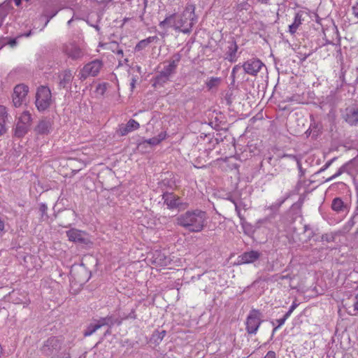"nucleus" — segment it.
Returning a JSON list of instances; mask_svg holds the SVG:
<instances>
[{
    "label": "nucleus",
    "mask_w": 358,
    "mask_h": 358,
    "mask_svg": "<svg viewBox=\"0 0 358 358\" xmlns=\"http://www.w3.org/2000/svg\"><path fill=\"white\" fill-rule=\"evenodd\" d=\"M51 129L52 122L50 120L47 119L41 120L35 128L36 132L40 135H47L50 132Z\"/></svg>",
    "instance_id": "nucleus-15"
},
{
    "label": "nucleus",
    "mask_w": 358,
    "mask_h": 358,
    "mask_svg": "<svg viewBox=\"0 0 358 358\" xmlns=\"http://www.w3.org/2000/svg\"><path fill=\"white\" fill-rule=\"evenodd\" d=\"M352 10L355 17L358 18V1L352 6Z\"/></svg>",
    "instance_id": "nucleus-36"
},
{
    "label": "nucleus",
    "mask_w": 358,
    "mask_h": 358,
    "mask_svg": "<svg viewBox=\"0 0 358 358\" xmlns=\"http://www.w3.org/2000/svg\"><path fill=\"white\" fill-rule=\"evenodd\" d=\"M59 87L66 88L71 85V81L73 78V73L71 70H65L59 75Z\"/></svg>",
    "instance_id": "nucleus-16"
},
{
    "label": "nucleus",
    "mask_w": 358,
    "mask_h": 358,
    "mask_svg": "<svg viewBox=\"0 0 358 358\" xmlns=\"http://www.w3.org/2000/svg\"><path fill=\"white\" fill-rule=\"evenodd\" d=\"M8 117L6 108L0 105V135L6 132V120Z\"/></svg>",
    "instance_id": "nucleus-18"
},
{
    "label": "nucleus",
    "mask_w": 358,
    "mask_h": 358,
    "mask_svg": "<svg viewBox=\"0 0 358 358\" xmlns=\"http://www.w3.org/2000/svg\"><path fill=\"white\" fill-rule=\"evenodd\" d=\"M4 222L0 218V231H3L4 230Z\"/></svg>",
    "instance_id": "nucleus-44"
},
{
    "label": "nucleus",
    "mask_w": 358,
    "mask_h": 358,
    "mask_svg": "<svg viewBox=\"0 0 358 358\" xmlns=\"http://www.w3.org/2000/svg\"><path fill=\"white\" fill-rule=\"evenodd\" d=\"M234 204V206H236V203H238V202H236L234 199H229Z\"/></svg>",
    "instance_id": "nucleus-52"
},
{
    "label": "nucleus",
    "mask_w": 358,
    "mask_h": 358,
    "mask_svg": "<svg viewBox=\"0 0 358 358\" xmlns=\"http://www.w3.org/2000/svg\"><path fill=\"white\" fill-rule=\"evenodd\" d=\"M31 31H29V32H27V33H25V34H21V35H20L18 37H22V36L28 37V36H31Z\"/></svg>",
    "instance_id": "nucleus-47"
},
{
    "label": "nucleus",
    "mask_w": 358,
    "mask_h": 358,
    "mask_svg": "<svg viewBox=\"0 0 358 358\" xmlns=\"http://www.w3.org/2000/svg\"><path fill=\"white\" fill-rule=\"evenodd\" d=\"M156 38V36H150L145 39L140 41L135 46V51H141L145 48L150 43L153 42Z\"/></svg>",
    "instance_id": "nucleus-23"
},
{
    "label": "nucleus",
    "mask_w": 358,
    "mask_h": 358,
    "mask_svg": "<svg viewBox=\"0 0 358 358\" xmlns=\"http://www.w3.org/2000/svg\"><path fill=\"white\" fill-rule=\"evenodd\" d=\"M140 127V124L136 120L131 119L127 124H121L119 125L117 133L120 136H124L129 133L137 130Z\"/></svg>",
    "instance_id": "nucleus-12"
},
{
    "label": "nucleus",
    "mask_w": 358,
    "mask_h": 358,
    "mask_svg": "<svg viewBox=\"0 0 358 358\" xmlns=\"http://www.w3.org/2000/svg\"><path fill=\"white\" fill-rule=\"evenodd\" d=\"M66 235L69 240L72 242L85 243V234L83 231L76 229H71L66 231Z\"/></svg>",
    "instance_id": "nucleus-17"
},
{
    "label": "nucleus",
    "mask_w": 358,
    "mask_h": 358,
    "mask_svg": "<svg viewBox=\"0 0 358 358\" xmlns=\"http://www.w3.org/2000/svg\"><path fill=\"white\" fill-rule=\"evenodd\" d=\"M15 4L17 6H20L22 2V0H14Z\"/></svg>",
    "instance_id": "nucleus-48"
},
{
    "label": "nucleus",
    "mask_w": 358,
    "mask_h": 358,
    "mask_svg": "<svg viewBox=\"0 0 358 358\" xmlns=\"http://www.w3.org/2000/svg\"><path fill=\"white\" fill-rule=\"evenodd\" d=\"M8 45L10 46V47H14L17 44V39L16 38H13V39H10L9 41H8Z\"/></svg>",
    "instance_id": "nucleus-41"
},
{
    "label": "nucleus",
    "mask_w": 358,
    "mask_h": 358,
    "mask_svg": "<svg viewBox=\"0 0 358 358\" xmlns=\"http://www.w3.org/2000/svg\"><path fill=\"white\" fill-rule=\"evenodd\" d=\"M117 54L118 55H123V50H118L117 51Z\"/></svg>",
    "instance_id": "nucleus-51"
},
{
    "label": "nucleus",
    "mask_w": 358,
    "mask_h": 358,
    "mask_svg": "<svg viewBox=\"0 0 358 358\" xmlns=\"http://www.w3.org/2000/svg\"><path fill=\"white\" fill-rule=\"evenodd\" d=\"M342 119L350 126H358V106L352 104L341 111Z\"/></svg>",
    "instance_id": "nucleus-7"
},
{
    "label": "nucleus",
    "mask_w": 358,
    "mask_h": 358,
    "mask_svg": "<svg viewBox=\"0 0 358 358\" xmlns=\"http://www.w3.org/2000/svg\"><path fill=\"white\" fill-rule=\"evenodd\" d=\"M107 90V86L106 83L99 84L96 87V91L103 95Z\"/></svg>",
    "instance_id": "nucleus-32"
},
{
    "label": "nucleus",
    "mask_w": 358,
    "mask_h": 358,
    "mask_svg": "<svg viewBox=\"0 0 358 358\" xmlns=\"http://www.w3.org/2000/svg\"><path fill=\"white\" fill-rule=\"evenodd\" d=\"M292 311H290V310H289L285 313V315H284V317H284L285 320H287V318L291 315V314H292Z\"/></svg>",
    "instance_id": "nucleus-46"
},
{
    "label": "nucleus",
    "mask_w": 358,
    "mask_h": 358,
    "mask_svg": "<svg viewBox=\"0 0 358 358\" xmlns=\"http://www.w3.org/2000/svg\"><path fill=\"white\" fill-rule=\"evenodd\" d=\"M46 209H47L46 206L45 204H42L41 206V210L43 212H45Z\"/></svg>",
    "instance_id": "nucleus-49"
},
{
    "label": "nucleus",
    "mask_w": 358,
    "mask_h": 358,
    "mask_svg": "<svg viewBox=\"0 0 358 358\" xmlns=\"http://www.w3.org/2000/svg\"><path fill=\"white\" fill-rule=\"evenodd\" d=\"M28 93V87L24 85H17L15 87L13 94V102L15 107L22 104Z\"/></svg>",
    "instance_id": "nucleus-10"
},
{
    "label": "nucleus",
    "mask_w": 358,
    "mask_h": 358,
    "mask_svg": "<svg viewBox=\"0 0 358 358\" xmlns=\"http://www.w3.org/2000/svg\"><path fill=\"white\" fill-rule=\"evenodd\" d=\"M52 103V94L50 89L45 86L38 88L36 94V106L40 111L48 109Z\"/></svg>",
    "instance_id": "nucleus-4"
},
{
    "label": "nucleus",
    "mask_w": 358,
    "mask_h": 358,
    "mask_svg": "<svg viewBox=\"0 0 358 358\" xmlns=\"http://www.w3.org/2000/svg\"><path fill=\"white\" fill-rule=\"evenodd\" d=\"M241 208L246 210L248 208V205L245 204L242 201H239L238 203H236V211L237 213L238 217L241 220V223L243 224L245 221V217L241 213Z\"/></svg>",
    "instance_id": "nucleus-24"
},
{
    "label": "nucleus",
    "mask_w": 358,
    "mask_h": 358,
    "mask_svg": "<svg viewBox=\"0 0 358 358\" xmlns=\"http://www.w3.org/2000/svg\"><path fill=\"white\" fill-rule=\"evenodd\" d=\"M159 262V264H161L162 266V265L166 266L167 264V263L169 262V259L165 256H164L163 259L160 258Z\"/></svg>",
    "instance_id": "nucleus-40"
},
{
    "label": "nucleus",
    "mask_w": 358,
    "mask_h": 358,
    "mask_svg": "<svg viewBox=\"0 0 358 358\" xmlns=\"http://www.w3.org/2000/svg\"><path fill=\"white\" fill-rule=\"evenodd\" d=\"M70 274L80 284L87 282L90 278L89 271L83 264L73 265L71 268Z\"/></svg>",
    "instance_id": "nucleus-9"
},
{
    "label": "nucleus",
    "mask_w": 358,
    "mask_h": 358,
    "mask_svg": "<svg viewBox=\"0 0 358 358\" xmlns=\"http://www.w3.org/2000/svg\"><path fill=\"white\" fill-rule=\"evenodd\" d=\"M163 138H164V137L162 135H159V138L154 137V138H150V139L145 141V142L150 145H154L159 144Z\"/></svg>",
    "instance_id": "nucleus-31"
},
{
    "label": "nucleus",
    "mask_w": 358,
    "mask_h": 358,
    "mask_svg": "<svg viewBox=\"0 0 358 358\" xmlns=\"http://www.w3.org/2000/svg\"><path fill=\"white\" fill-rule=\"evenodd\" d=\"M195 9L194 4L188 3L182 14L175 13L166 15L165 19L159 22V26L163 29L173 28L176 31L189 34L193 25L197 22Z\"/></svg>",
    "instance_id": "nucleus-1"
},
{
    "label": "nucleus",
    "mask_w": 358,
    "mask_h": 358,
    "mask_svg": "<svg viewBox=\"0 0 358 358\" xmlns=\"http://www.w3.org/2000/svg\"><path fill=\"white\" fill-rule=\"evenodd\" d=\"M331 161L326 163L325 165L320 169V172H322V171L326 170L331 165Z\"/></svg>",
    "instance_id": "nucleus-42"
},
{
    "label": "nucleus",
    "mask_w": 358,
    "mask_h": 358,
    "mask_svg": "<svg viewBox=\"0 0 358 358\" xmlns=\"http://www.w3.org/2000/svg\"><path fill=\"white\" fill-rule=\"evenodd\" d=\"M238 46L235 42H232L228 47L226 59L230 62H235L236 61V52Z\"/></svg>",
    "instance_id": "nucleus-19"
},
{
    "label": "nucleus",
    "mask_w": 358,
    "mask_h": 358,
    "mask_svg": "<svg viewBox=\"0 0 358 358\" xmlns=\"http://www.w3.org/2000/svg\"><path fill=\"white\" fill-rule=\"evenodd\" d=\"M163 200L169 208H176L182 203L180 197L173 193H164L163 194Z\"/></svg>",
    "instance_id": "nucleus-14"
},
{
    "label": "nucleus",
    "mask_w": 358,
    "mask_h": 358,
    "mask_svg": "<svg viewBox=\"0 0 358 358\" xmlns=\"http://www.w3.org/2000/svg\"><path fill=\"white\" fill-rule=\"evenodd\" d=\"M29 129V126L17 121L15 130V135L17 137H22L27 133Z\"/></svg>",
    "instance_id": "nucleus-22"
},
{
    "label": "nucleus",
    "mask_w": 358,
    "mask_h": 358,
    "mask_svg": "<svg viewBox=\"0 0 358 358\" xmlns=\"http://www.w3.org/2000/svg\"><path fill=\"white\" fill-rule=\"evenodd\" d=\"M99 329H100V325H98L96 322L94 324H90L87 327V329L85 331L83 334L85 336H90Z\"/></svg>",
    "instance_id": "nucleus-28"
},
{
    "label": "nucleus",
    "mask_w": 358,
    "mask_h": 358,
    "mask_svg": "<svg viewBox=\"0 0 358 358\" xmlns=\"http://www.w3.org/2000/svg\"><path fill=\"white\" fill-rule=\"evenodd\" d=\"M62 52L72 60H78L83 58L84 51L74 42L64 43L62 48Z\"/></svg>",
    "instance_id": "nucleus-8"
},
{
    "label": "nucleus",
    "mask_w": 358,
    "mask_h": 358,
    "mask_svg": "<svg viewBox=\"0 0 358 358\" xmlns=\"http://www.w3.org/2000/svg\"><path fill=\"white\" fill-rule=\"evenodd\" d=\"M264 358H276L275 352L273 351H268Z\"/></svg>",
    "instance_id": "nucleus-39"
},
{
    "label": "nucleus",
    "mask_w": 358,
    "mask_h": 358,
    "mask_svg": "<svg viewBox=\"0 0 358 358\" xmlns=\"http://www.w3.org/2000/svg\"><path fill=\"white\" fill-rule=\"evenodd\" d=\"M284 157H294V156H292V155H284Z\"/></svg>",
    "instance_id": "nucleus-54"
},
{
    "label": "nucleus",
    "mask_w": 358,
    "mask_h": 358,
    "mask_svg": "<svg viewBox=\"0 0 358 358\" xmlns=\"http://www.w3.org/2000/svg\"><path fill=\"white\" fill-rule=\"evenodd\" d=\"M259 2L264 3V4H268L269 0H257Z\"/></svg>",
    "instance_id": "nucleus-50"
},
{
    "label": "nucleus",
    "mask_w": 358,
    "mask_h": 358,
    "mask_svg": "<svg viewBox=\"0 0 358 358\" xmlns=\"http://www.w3.org/2000/svg\"><path fill=\"white\" fill-rule=\"evenodd\" d=\"M302 21L301 15L299 13H296L294 19V22L292 24L289 26V32L291 34H294L301 25Z\"/></svg>",
    "instance_id": "nucleus-21"
},
{
    "label": "nucleus",
    "mask_w": 358,
    "mask_h": 358,
    "mask_svg": "<svg viewBox=\"0 0 358 358\" xmlns=\"http://www.w3.org/2000/svg\"><path fill=\"white\" fill-rule=\"evenodd\" d=\"M286 321V320L282 317V318H280L279 320H277V322L278 323V325L277 327H275L273 329V331H275L278 327H281L282 324H284L285 322Z\"/></svg>",
    "instance_id": "nucleus-38"
},
{
    "label": "nucleus",
    "mask_w": 358,
    "mask_h": 358,
    "mask_svg": "<svg viewBox=\"0 0 358 358\" xmlns=\"http://www.w3.org/2000/svg\"><path fill=\"white\" fill-rule=\"evenodd\" d=\"M220 83V78H210L208 81H206V84L209 90L216 87Z\"/></svg>",
    "instance_id": "nucleus-29"
},
{
    "label": "nucleus",
    "mask_w": 358,
    "mask_h": 358,
    "mask_svg": "<svg viewBox=\"0 0 358 358\" xmlns=\"http://www.w3.org/2000/svg\"><path fill=\"white\" fill-rule=\"evenodd\" d=\"M264 66V64L258 59H251L243 63L242 67L245 73L256 76Z\"/></svg>",
    "instance_id": "nucleus-11"
},
{
    "label": "nucleus",
    "mask_w": 358,
    "mask_h": 358,
    "mask_svg": "<svg viewBox=\"0 0 358 358\" xmlns=\"http://www.w3.org/2000/svg\"><path fill=\"white\" fill-rule=\"evenodd\" d=\"M331 208L338 213L343 211L344 208L343 201L341 198H335L332 201Z\"/></svg>",
    "instance_id": "nucleus-25"
},
{
    "label": "nucleus",
    "mask_w": 358,
    "mask_h": 358,
    "mask_svg": "<svg viewBox=\"0 0 358 358\" xmlns=\"http://www.w3.org/2000/svg\"><path fill=\"white\" fill-rule=\"evenodd\" d=\"M207 220L206 212L201 210H188L178 217V224L192 232L201 231Z\"/></svg>",
    "instance_id": "nucleus-2"
},
{
    "label": "nucleus",
    "mask_w": 358,
    "mask_h": 358,
    "mask_svg": "<svg viewBox=\"0 0 358 358\" xmlns=\"http://www.w3.org/2000/svg\"><path fill=\"white\" fill-rule=\"evenodd\" d=\"M284 201H285V199H283V200L281 201L280 204H281V203H284Z\"/></svg>",
    "instance_id": "nucleus-56"
},
{
    "label": "nucleus",
    "mask_w": 358,
    "mask_h": 358,
    "mask_svg": "<svg viewBox=\"0 0 358 358\" xmlns=\"http://www.w3.org/2000/svg\"><path fill=\"white\" fill-rule=\"evenodd\" d=\"M287 278V275H280V276L279 277V279H280V280H283V279H285V278Z\"/></svg>",
    "instance_id": "nucleus-53"
},
{
    "label": "nucleus",
    "mask_w": 358,
    "mask_h": 358,
    "mask_svg": "<svg viewBox=\"0 0 358 358\" xmlns=\"http://www.w3.org/2000/svg\"><path fill=\"white\" fill-rule=\"evenodd\" d=\"M241 66H240V64L236 65L233 67L231 73V77L232 78L234 81L236 78V73L241 69Z\"/></svg>",
    "instance_id": "nucleus-33"
},
{
    "label": "nucleus",
    "mask_w": 358,
    "mask_h": 358,
    "mask_svg": "<svg viewBox=\"0 0 358 358\" xmlns=\"http://www.w3.org/2000/svg\"><path fill=\"white\" fill-rule=\"evenodd\" d=\"M103 67L101 60L95 59L85 64L80 72V79L85 80L90 76H96Z\"/></svg>",
    "instance_id": "nucleus-6"
},
{
    "label": "nucleus",
    "mask_w": 358,
    "mask_h": 358,
    "mask_svg": "<svg viewBox=\"0 0 358 358\" xmlns=\"http://www.w3.org/2000/svg\"><path fill=\"white\" fill-rule=\"evenodd\" d=\"M357 210H358V206H357Z\"/></svg>",
    "instance_id": "nucleus-57"
},
{
    "label": "nucleus",
    "mask_w": 358,
    "mask_h": 358,
    "mask_svg": "<svg viewBox=\"0 0 358 358\" xmlns=\"http://www.w3.org/2000/svg\"><path fill=\"white\" fill-rule=\"evenodd\" d=\"M250 7V4L248 1H244L238 5V9L239 10H248Z\"/></svg>",
    "instance_id": "nucleus-34"
},
{
    "label": "nucleus",
    "mask_w": 358,
    "mask_h": 358,
    "mask_svg": "<svg viewBox=\"0 0 358 358\" xmlns=\"http://www.w3.org/2000/svg\"><path fill=\"white\" fill-rule=\"evenodd\" d=\"M58 340L53 337V338H50L49 339L47 340L45 344L43 346V351H46V348H48L50 349V347H52L54 349H57V348L58 347Z\"/></svg>",
    "instance_id": "nucleus-27"
},
{
    "label": "nucleus",
    "mask_w": 358,
    "mask_h": 358,
    "mask_svg": "<svg viewBox=\"0 0 358 358\" xmlns=\"http://www.w3.org/2000/svg\"><path fill=\"white\" fill-rule=\"evenodd\" d=\"M136 82H137L136 76H133L131 78V83H130V88H131V92H133L134 89L135 88Z\"/></svg>",
    "instance_id": "nucleus-35"
},
{
    "label": "nucleus",
    "mask_w": 358,
    "mask_h": 358,
    "mask_svg": "<svg viewBox=\"0 0 358 358\" xmlns=\"http://www.w3.org/2000/svg\"><path fill=\"white\" fill-rule=\"evenodd\" d=\"M110 330H109V329H108L105 334H110Z\"/></svg>",
    "instance_id": "nucleus-55"
},
{
    "label": "nucleus",
    "mask_w": 358,
    "mask_h": 358,
    "mask_svg": "<svg viewBox=\"0 0 358 358\" xmlns=\"http://www.w3.org/2000/svg\"><path fill=\"white\" fill-rule=\"evenodd\" d=\"M342 173V171L341 170L338 171L334 175H333L332 176H331L330 178H327L326 180L327 182H329V181H331L333 179L337 178L338 176H339Z\"/></svg>",
    "instance_id": "nucleus-37"
},
{
    "label": "nucleus",
    "mask_w": 358,
    "mask_h": 358,
    "mask_svg": "<svg viewBox=\"0 0 358 358\" xmlns=\"http://www.w3.org/2000/svg\"><path fill=\"white\" fill-rule=\"evenodd\" d=\"M116 319L114 318L112 315H108L105 317H101L99 320H97L96 323L98 325H100V328L103 326H107L111 328L115 323L116 322Z\"/></svg>",
    "instance_id": "nucleus-20"
},
{
    "label": "nucleus",
    "mask_w": 358,
    "mask_h": 358,
    "mask_svg": "<svg viewBox=\"0 0 358 358\" xmlns=\"http://www.w3.org/2000/svg\"><path fill=\"white\" fill-rule=\"evenodd\" d=\"M298 304L296 302H293L291 306L289 307V310L293 312L294 309L297 307Z\"/></svg>",
    "instance_id": "nucleus-43"
},
{
    "label": "nucleus",
    "mask_w": 358,
    "mask_h": 358,
    "mask_svg": "<svg viewBox=\"0 0 358 358\" xmlns=\"http://www.w3.org/2000/svg\"><path fill=\"white\" fill-rule=\"evenodd\" d=\"M165 335L166 331H155L152 336V340H153L155 343H159L163 340Z\"/></svg>",
    "instance_id": "nucleus-30"
},
{
    "label": "nucleus",
    "mask_w": 358,
    "mask_h": 358,
    "mask_svg": "<svg viewBox=\"0 0 358 358\" xmlns=\"http://www.w3.org/2000/svg\"><path fill=\"white\" fill-rule=\"evenodd\" d=\"M31 115L29 112L27 111H24L23 112L19 119H18V122L24 124H26L29 127H30L31 125Z\"/></svg>",
    "instance_id": "nucleus-26"
},
{
    "label": "nucleus",
    "mask_w": 358,
    "mask_h": 358,
    "mask_svg": "<svg viewBox=\"0 0 358 358\" xmlns=\"http://www.w3.org/2000/svg\"><path fill=\"white\" fill-rule=\"evenodd\" d=\"M262 313L256 309L250 310L245 322V329L249 334H256L262 322Z\"/></svg>",
    "instance_id": "nucleus-5"
},
{
    "label": "nucleus",
    "mask_w": 358,
    "mask_h": 358,
    "mask_svg": "<svg viewBox=\"0 0 358 358\" xmlns=\"http://www.w3.org/2000/svg\"><path fill=\"white\" fill-rule=\"evenodd\" d=\"M181 59L180 53L174 54L169 61V64L165 66L159 73L155 77L154 85H163L169 80L171 76L175 73L176 69Z\"/></svg>",
    "instance_id": "nucleus-3"
},
{
    "label": "nucleus",
    "mask_w": 358,
    "mask_h": 358,
    "mask_svg": "<svg viewBox=\"0 0 358 358\" xmlns=\"http://www.w3.org/2000/svg\"><path fill=\"white\" fill-rule=\"evenodd\" d=\"M259 257L260 253L257 251L251 250L249 252H245L238 256V264H243L253 263L256 260H257L259 258Z\"/></svg>",
    "instance_id": "nucleus-13"
},
{
    "label": "nucleus",
    "mask_w": 358,
    "mask_h": 358,
    "mask_svg": "<svg viewBox=\"0 0 358 358\" xmlns=\"http://www.w3.org/2000/svg\"><path fill=\"white\" fill-rule=\"evenodd\" d=\"M357 301L354 304V309L355 310L358 311V296H356Z\"/></svg>",
    "instance_id": "nucleus-45"
}]
</instances>
